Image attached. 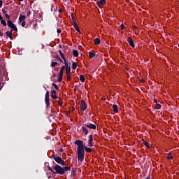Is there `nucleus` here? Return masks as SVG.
<instances>
[{"label": "nucleus", "mask_w": 179, "mask_h": 179, "mask_svg": "<svg viewBox=\"0 0 179 179\" xmlns=\"http://www.w3.org/2000/svg\"><path fill=\"white\" fill-rule=\"evenodd\" d=\"M75 145L78 146V162H83L85 160V150L87 153H92V149L85 145L83 141L81 140H76L75 141Z\"/></svg>", "instance_id": "1"}, {"label": "nucleus", "mask_w": 179, "mask_h": 179, "mask_svg": "<svg viewBox=\"0 0 179 179\" xmlns=\"http://www.w3.org/2000/svg\"><path fill=\"white\" fill-rule=\"evenodd\" d=\"M55 171H52L53 174H59L60 176H64V169L63 167L56 164L55 165Z\"/></svg>", "instance_id": "2"}, {"label": "nucleus", "mask_w": 179, "mask_h": 179, "mask_svg": "<svg viewBox=\"0 0 179 179\" xmlns=\"http://www.w3.org/2000/svg\"><path fill=\"white\" fill-rule=\"evenodd\" d=\"M52 159L57 163V164H60L61 166H65V161L61 158V157H58L57 155H52Z\"/></svg>", "instance_id": "3"}, {"label": "nucleus", "mask_w": 179, "mask_h": 179, "mask_svg": "<svg viewBox=\"0 0 179 179\" xmlns=\"http://www.w3.org/2000/svg\"><path fill=\"white\" fill-rule=\"evenodd\" d=\"M8 27L11 29L12 31H16L17 32V27L15 24H13V22H12L10 20H8L7 21Z\"/></svg>", "instance_id": "4"}, {"label": "nucleus", "mask_w": 179, "mask_h": 179, "mask_svg": "<svg viewBox=\"0 0 179 179\" xmlns=\"http://www.w3.org/2000/svg\"><path fill=\"white\" fill-rule=\"evenodd\" d=\"M45 103L46 105V108L50 107V91L47 90L45 94Z\"/></svg>", "instance_id": "5"}, {"label": "nucleus", "mask_w": 179, "mask_h": 179, "mask_svg": "<svg viewBox=\"0 0 179 179\" xmlns=\"http://www.w3.org/2000/svg\"><path fill=\"white\" fill-rule=\"evenodd\" d=\"M80 108V110H82V111H85V110L87 108V104H86V102H85V100L81 101Z\"/></svg>", "instance_id": "6"}, {"label": "nucleus", "mask_w": 179, "mask_h": 179, "mask_svg": "<svg viewBox=\"0 0 179 179\" xmlns=\"http://www.w3.org/2000/svg\"><path fill=\"white\" fill-rule=\"evenodd\" d=\"M8 76V73L6 72V70L5 69H2L0 71V77L1 79H3V78H6Z\"/></svg>", "instance_id": "7"}, {"label": "nucleus", "mask_w": 179, "mask_h": 179, "mask_svg": "<svg viewBox=\"0 0 179 179\" xmlns=\"http://www.w3.org/2000/svg\"><path fill=\"white\" fill-rule=\"evenodd\" d=\"M88 138V146L89 148H93V134H90Z\"/></svg>", "instance_id": "8"}, {"label": "nucleus", "mask_w": 179, "mask_h": 179, "mask_svg": "<svg viewBox=\"0 0 179 179\" xmlns=\"http://www.w3.org/2000/svg\"><path fill=\"white\" fill-rule=\"evenodd\" d=\"M62 78H64V71L59 70L58 73L57 82H62Z\"/></svg>", "instance_id": "9"}, {"label": "nucleus", "mask_w": 179, "mask_h": 179, "mask_svg": "<svg viewBox=\"0 0 179 179\" xmlns=\"http://www.w3.org/2000/svg\"><path fill=\"white\" fill-rule=\"evenodd\" d=\"M85 127H87V128H89L90 129H96V128H97L96 124L89 122L85 124Z\"/></svg>", "instance_id": "10"}, {"label": "nucleus", "mask_w": 179, "mask_h": 179, "mask_svg": "<svg viewBox=\"0 0 179 179\" xmlns=\"http://www.w3.org/2000/svg\"><path fill=\"white\" fill-rule=\"evenodd\" d=\"M103 5H106V0H100L96 3V6L99 8H103Z\"/></svg>", "instance_id": "11"}, {"label": "nucleus", "mask_w": 179, "mask_h": 179, "mask_svg": "<svg viewBox=\"0 0 179 179\" xmlns=\"http://www.w3.org/2000/svg\"><path fill=\"white\" fill-rule=\"evenodd\" d=\"M127 42L129 43V45L132 47V48H135V43H134V40L131 37H129L127 38Z\"/></svg>", "instance_id": "12"}, {"label": "nucleus", "mask_w": 179, "mask_h": 179, "mask_svg": "<svg viewBox=\"0 0 179 179\" xmlns=\"http://www.w3.org/2000/svg\"><path fill=\"white\" fill-rule=\"evenodd\" d=\"M50 96L53 100H57V99H58V96H57V91L55 90L51 91Z\"/></svg>", "instance_id": "13"}, {"label": "nucleus", "mask_w": 179, "mask_h": 179, "mask_svg": "<svg viewBox=\"0 0 179 179\" xmlns=\"http://www.w3.org/2000/svg\"><path fill=\"white\" fill-rule=\"evenodd\" d=\"M25 21H26V16L21 14L19 17V22L22 23V22H25Z\"/></svg>", "instance_id": "14"}, {"label": "nucleus", "mask_w": 179, "mask_h": 179, "mask_svg": "<svg viewBox=\"0 0 179 179\" xmlns=\"http://www.w3.org/2000/svg\"><path fill=\"white\" fill-rule=\"evenodd\" d=\"M81 129H82L83 133L84 134V135L86 136V135H87V134H89V130L86 127H82Z\"/></svg>", "instance_id": "15"}, {"label": "nucleus", "mask_w": 179, "mask_h": 179, "mask_svg": "<svg viewBox=\"0 0 179 179\" xmlns=\"http://www.w3.org/2000/svg\"><path fill=\"white\" fill-rule=\"evenodd\" d=\"M66 171H71V167L69 166H64L63 167V176L66 173Z\"/></svg>", "instance_id": "16"}, {"label": "nucleus", "mask_w": 179, "mask_h": 179, "mask_svg": "<svg viewBox=\"0 0 179 179\" xmlns=\"http://www.w3.org/2000/svg\"><path fill=\"white\" fill-rule=\"evenodd\" d=\"M73 27L74 29H76L78 33H79L80 34H82V32H80V29H79V26H78V24H73Z\"/></svg>", "instance_id": "17"}, {"label": "nucleus", "mask_w": 179, "mask_h": 179, "mask_svg": "<svg viewBox=\"0 0 179 179\" xmlns=\"http://www.w3.org/2000/svg\"><path fill=\"white\" fill-rule=\"evenodd\" d=\"M2 12L3 15H5V17H6V19H10V16L8 15V11H6V10L3 9Z\"/></svg>", "instance_id": "18"}, {"label": "nucleus", "mask_w": 179, "mask_h": 179, "mask_svg": "<svg viewBox=\"0 0 179 179\" xmlns=\"http://www.w3.org/2000/svg\"><path fill=\"white\" fill-rule=\"evenodd\" d=\"M12 30L11 31H7L6 32V34L7 36V37H9V38H10V40H12Z\"/></svg>", "instance_id": "19"}, {"label": "nucleus", "mask_w": 179, "mask_h": 179, "mask_svg": "<svg viewBox=\"0 0 179 179\" xmlns=\"http://www.w3.org/2000/svg\"><path fill=\"white\" fill-rule=\"evenodd\" d=\"M142 141H143V145H145L146 146V148H148V149H150L151 148L150 145L149 144V143H148L145 140H143Z\"/></svg>", "instance_id": "20"}, {"label": "nucleus", "mask_w": 179, "mask_h": 179, "mask_svg": "<svg viewBox=\"0 0 179 179\" xmlns=\"http://www.w3.org/2000/svg\"><path fill=\"white\" fill-rule=\"evenodd\" d=\"M73 55L76 57V58H78L79 57V52L76 50H73Z\"/></svg>", "instance_id": "21"}, {"label": "nucleus", "mask_w": 179, "mask_h": 179, "mask_svg": "<svg viewBox=\"0 0 179 179\" xmlns=\"http://www.w3.org/2000/svg\"><path fill=\"white\" fill-rule=\"evenodd\" d=\"M89 57L90 58H94V57H97V55H96V53L89 52Z\"/></svg>", "instance_id": "22"}, {"label": "nucleus", "mask_w": 179, "mask_h": 179, "mask_svg": "<svg viewBox=\"0 0 179 179\" xmlns=\"http://www.w3.org/2000/svg\"><path fill=\"white\" fill-rule=\"evenodd\" d=\"M66 75H71V66L66 67Z\"/></svg>", "instance_id": "23"}, {"label": "nucleus", "mask_w": 179, "mask_h": 179, "mask_svg": "<svg viewBox=\"0 0 179 179\" xmlns=\"http://www.w3.org/2000/svg\"><path fill=\"white\" fill-rule=\"evenodd\" d=\"M78 68V64L76 62L72 61V69H76Z\"/></svg>", "instance_id": "24"}, {"label": "nucleus", "mask_w": 179, "mask_h": 179, "mask_svg": "<svg viewBox=\"0 0 179 179\" xmlns=\"http://www.w3.org/2000/svg\"><path fill=\"white\" fill-rule=\"evenodd\" d=\"M114 113H118V106L115 104L113 106Z\"/></svg>", "instance_id": "25"}, {"label": "nucleus", "mask_w": 179, "mask_h": 179, "mask_svg": "<svg viewBox=\"0 0 179 179\" xmlns=\"http://www.w3.org/2000/svg\"><path fill=\"white\" fill-rule=\"evenodd\" d=\"M94 43H95V44H96V45H99V44H100V38H96L94 39Z\"/></svg>", "instance_id": "26"}, {"label": "nucleus", "mask_w": 179, "mask_h": 179, "mask_svg": "<svg viewBox=\"0 0 179 179\" xmlns=\"http://www.w3.org/2000/svg\"><path fill=\"white\" fill-rule=\"evenodd\" d=\"M80 80H81V82L83 83H85V76L84 75H80Z\"/></svg>", "instance_id": "27"}, {"label": "nucleus", "mask_w": 179, "mask_h": 179, "mask_svg": "<svg viewBox=\"0 0 179 179\" xmlns=\"http://www.w3.org/2000/svg\"><path fill=\"white\" fill-rule=\"evenodd\" d=\"M155 108L156 110H160V108H162V105H160V103H156Z\"/></svg>", "instance_id": "28"}, {"label": "nucleus", "mask_w": 179, "mask_h": 179, "mask_svg": "<svg viewBox=\"0 0 179 179\" xmlns=\"http://www.w3.org/2000/svg\"><path fill=\"white\" fill-rule=\"evenodd\" d=\"M167 159H168L169 160H170L171 159H174V157H173V155H171V152H169V153L168 154V155H167Z\"/></svg>", "instance_id": "29"}, {"label": "nucleus", "mask_w": 179, "mask_h": 179, "mask_svg": "<svg viewBox=\"0 0 179 179\" xmlns=\"http://www.w3.org/2000/svg\"><path fill=\"white\" fill-rule=\"evenodd\" d=\"M56 65H59V64L58 63V62H52V63H51V66H52V68H55V66Z\"/></svg>", "instance_id": "30"}, {"label": "nucleus", "mask_w": 179, "mask_h": 179, "mask_svg": "<svg viewBox=\"0 0 179 179\" xmlns=\"http://www.w3.org/2000/svg\"><path fill=\"white\" fill-rule=\"evenodd\" d=\"M59 52L62 58V59H65V55H64V53L62 52V51L61 50H59Z\"/></svg>", "instance_id": "31"}, {"label": "nucleus", "mask_w": 179, "mask_h": 179, "mask_svg": "<svg viewBox=\"0 0 179 179\" xmlns=\"http://www.w3.org/2000/svg\"><path fill=\"white\" fill-rule=\"evenodd\" d=\"M52 86L53 87H55V89H56V90H59V87H58V85H57V84L52 83Z\"/></svg>", "instance_id": "32"}, {"label": "nucleus", "mask_w": 179, "mask_h": 179, "mask_svg": "<svg viewBox=\"0 0 179 179\" xmlns=\"http://www.w3.org/2000/svg\"><path fill=\"white\" fill-rule=\"evenodd\" d=\"M55 58H56V59L57 61H60V62H63V61L61 59V57H59V56L58 55H56V56L55 57Z\"/></svg>", "instance_id": "33"}, {"label": "nucleus", "mask_w": 179, "mask_h": 179, "mask_svg": "<svg viewBox=\"0 0 179 179\" xmlns=\"http://www.w3.org/2000/svg\"><path fill=\"white\" fill-rule=\"evenodd\" d=\"M64 62V66H66V68H68V66H69V65L68 64V62H66V59L64 58V59H63Z\"/></svg>", "instance_id": "34"}, {"label": "nucleus", "mask_w": 179, "mask_h": 179, "mask_svg": "<svg viewBox=\"0 0 179 179\" xmlns=\"http://www.w3.org/2000/svg\"><path fill=\"white\" fill-rule=\"evenodd\" d=\"M0 22L3 26H6V21H5V20L3 19Z\"/></svg>", "instance_id": "35"}, {"label": "nucleus", "mask_w": 179, "mask_h": 179, "mask_svg": "<svg viewBox=\"0 0 179 179\" xmlns=\"http://www.w3.org/2000/svg\"><path fill=\"white\" fill-rule=\"evenodd\" d=\"M48 170H49V171H51L52 173V171H54V170H52V168H51V166H50V165L47 166Z\"/></svg>", "instance_id": "36"}, {"label": "nucleus", "mask_w": 179, "mask_h": 179, "mask_svg": "<svg viewBox=\"0 0 179 179\" xmlns=\"http://www.w3.org/2000/svg\"><path fill=\"white\" fill-rule=\"evenodd\" d=\"M21 22L22 27H24L26 26V21H22Z\"/></svg>", "instance_id": "37"}, {"label": "nucleus", "mask_w": 179, "mask_h": 179, "mask_svg": "<svg viewBox=\"0 0 179 179\" xmlns=\"http://www.w3.org/2000/svg\"><path fill=\"white\" fill-rule=\"evenodd\" d=\"M73 20V24H78V23H76V18H72Z\"/></svg>", "instance_id": "38"}, {"label": "nucleus", "mask_w": 179, "mask_h": 179, "mask_svg": "<svg viewBox=\"0 0 179 179\" xmlns=\"http://www.w3.org/2000/svg\"><path fill=\"white\" fill-rule=\"evenodd\" d=\"M58 104H59V106H60V107H62V99H59L58 101Z\"/></svg>", "instance_id": "39"}, {"label": "nucleus", "mask_w": 179, "mask_h": 179, "mask_svg": "<svg viewBox=\"0 0 179 179\" xmlns=\"http://www.w3.org/2000/svg\"><path fill=\"white\" fill-rule=\"evenodd\" d=\"M65 69H66V66H62V67H61V69H60V71H64Z\"/></svg>", "instance_id": "40"}, {"label": "nucleus", "mask_w": 179, "mask_h": 179, "mask_svg": "<svg viewBox=\"0 0 179 179\" xmlns=\"http://www.w3.org/2000/svg\"><path fill=\"white\" fill-rule=\"evenodd\" d=\"M67 76V80H71V74H66Z\"/></svg>", "instance_id": "41"}, {"label": "nucleus", "mask_w": 179, "mask_h": 179, "mask_svg": "<svg viewBox=\"0 0 179 179\" xmlns=\"http://www.w3.org/2000/svg\"><path fill=\"white\" fill-rule=\"evenodd\" d=\"M71 19H74L75 18V14H73V13H71Z\"/></svg>", "instance_id": "42"}, {"label": "nucleus", "mask_w": 179, "mask_h": 179, "mask_svg": "<svg viewBox=\"0 0 179 179\" xmlns=\"http://www.w3.org/2000/svg\"><path fill=\"white\" fill-rule=\"evenodd\" d=\"M2 5H3V2H2V0H0V8H2Z\"/></svg>", "instance_id": "43"}, {"label": "nucleus", "mask_w": 179, "mask_h": 179, "mask_svg": "<svg viewBox=\"0 0 179 179\" xmlns=\"http://www.w3.org/2000/svg\"><path fill=\"white\" fill-rule=\"evenodd\" d=\"M72 171H73V173L75 174V173H76V169L73 168V169H72Z\"/></svg>", "instance_id": "44"}, {"label": "nucleus", "mask_w": 179, "mask_h": 179, "mask_svg": "<svg viewBox=\"0 0 179 179\" xmlns=\"http://www.w3.org/2000/svg\"><path fill=\"white\" fill-rule=\"evenodd\" d=\"M121 27H122V30H124V29H125V25H124V24H122Z\"/></svg>", "instance_id": "45"}, {"label": "nucleus", "mask_w": 179, "mask_h": 179, "mask_svg": "<svg viewBox=\"0 0 179 179\" xmlns=\"http://www.w3.org/2000/svg\"><path fill=\"white\" fill-rule=\"evenodd\" d=\"M57 32L58 33V34H60V33H61V29H57Z\"/></svg>", "instance_id": "46"}, {"label": "nucleus", "mask_w": 179, "mask_h": 179, "mask_svg": "<svg viewBox=\"0 0 179 179\" xmlns=\"http://www.w3.org/2000/svg\"><path fill=\"white\" fill-rule=\"evenodd\" d=\"M58 12H59V13H62V8H59V9L58 10Z\"/></svg>", "instance_id": "47"}, {"label": "nucleus", "mask_w": 179, "mask_h": 179, "mask_svg": "<svg viewBox=\"0 0 179 179\" xmlns=\"http://www.w3.org/2000/svg\"><path fill=\"white\" fill-rule=\"evenodd\" d=\"M59 152H60V153H62V152H64V149L59 148Z\"/></svg>", "instance_id": "48"}, {"label": "nucleus", "mask_w": 179, "mask_h": 179, "mask_svg": "<svg viewBox=\"0 0 179 179\" xmlns=\"http://www.w3.org/2000/svg\"><path fill=\"white\" fill-rule=\"evenodd\" d=\"M30 15H31V11H29L28 13H27V16H30Z\"/></svg>", "instance_id": "49"}, {"label": "nucleus", "mask_w": 179, "mask_h": 179, "mask_svg": "<svg viewBox=\"0 0 179 179\" xmlns=\"http://www.w3.org/2000/svg\"><path fill=\"white\" fill-rule=\"evenodd\" d=\"M2 20H3V17H2L1 15H0V21H1Z\"/></svg>", "instance_id": "50"}, {"label": "nucleus", "mask_w": 179, "mask_h": 179, "mask_svg": "<svg viewBox=\"0 0 179 179\" xmlns=\"http://www.w3.org/2000/svg\"><path fill=\"white\" fill-rule=\"evenodd\" d=\"M76 90H78V86H76L74 88V92H76Z\"/></svg>", "instance_id": "51"}, {"label": "nucleus", "mask_w": 179, "mask_h": 179, "mask_svg": "<svg viewBox=\"0 0 179 179\" xmlns=\"http://www.w3.org/2000/svg\"><path fill=\"white\" fill-rule=\"evenodd\" d=\"M154 103H156V104H157V99H154Z\"/></svg>", "instance_id": "52"}, {"label": "nucleus", "mask_w": 179, "mask_h": 179, "mask_svg": "<svg viewBox=\"0 0 179 179\" xmlns=\"http://www.w3.org/2000/svg\"><path fill=\"white\" fill-rule=\"evenodd\" d=\"M0 36H1V37H2L3 36V32H0Z\"/></svg>", "instance_id": "53"}, {"label": "nucleus", "mask_w": 179, "mask_h": 179, "mask_svg": "<svg viewBox=\"0 0 179 179\" xmlns=\"http://www.w3.org/2000/svg\"><path fill=\"white\" fill-rule=\"evenodd\" d=\"M52 76H53V78H57V74L53 73V74H52Z\"/></svg>", "instance_id": "54"}, {"label": "nucleus", "mask_w": 179, "mask_h": 179, "mask_svg": "<svg viewBox=\"0 0 179 179\" xmlns=\"http://www.w3.org/2000/svg\"><path fill=\"white\" fill-rule=\"evenodd\" d=\"M133 29H138L136 26H133Z\"/></svg>", "instance_id": "55"}, {"label": "nucleus", "mask_w": 179, "mask_h": 179, "mask_svg": "<svg viewBox=\"0 0 179 179\" xmlns=\"http://www.w3.org/2000/svg\"><path fill=\"white\" fill-rule=\"evenodd\" d=\"M19 1H20V2H23L24 0H19Z\"/></svg>", "instance_id": "56"}, {"label": "nucleus", "mask_w": 179, "mask_h": 179, "mask_svg": "<svg viewBox=\"0 0 179 179\" xmlns=\"http://www.w3.org/2000/svg\"><path fill=\"white\" fill-rule=\"evenodd\" d=\"M75 110V108H73V110H72V111H74Z\"/></svg>", "instance_id": "57"}, {"label": "nucleus", "mask_w": 179, "mask_h": 179, "mask_svg": "<svg viewBox=\"0 0 179 179\" xmlns=\"http://www.w3.org/2000/svg\"><path fill=\"white\" fill-rule=\"evenodd\" d=\"M141 82H145V80H141Z\"/></svg>", "instance_id": "58"}, {"label": "nucleus", "mask_w": 179, "mask_h": 179, "mask_svg": "<svg viewBox=\"0 0 179 179\" xmlns=\"http://www.w3.org/2000/svg\"><path fill=\"white\" fill-rule=\"evenodd\" d=\"M59 48H62V46H61V45H59Z\"/></svg>", "instance_id": "59"}, {"label": "nucleus", "mask_w": 179, "mask_h": 179, "mask_svg": "<svg viewBox=\"0 0 179 179\" xmlns=\"http://www.w3.org/2000/svg\"><path fill=\"white\" fill-rule=\"evenodd\" d=\"M45 90H47V88H46V87H45Z\"/></svg>", "instance_id": "60"}, {"label": "nucleus", "mask_w": 179, "mask_h": 179, "mask_svg": "<svg viewBox=\"0 0 179 179\" xmlns=\"http://www.w3.org/2000/svg\"><path fill=\"white\" fill-rule=\"evenodd\" d=\"M63 1H66V0H63Z\"/></svg>", "instance_id": "61"}, {"label": "nucleus", "mask_w": 179, "mask_h": 179, "mask_svg": "<svg viewBox=\"0 0 179 179\" xmlns=\"http://www.w3.org/2000/svg\"><path fill=\"white\" fill-rule=\"evenodd\" d=\"M127 1H129V0H127Z\"/></svg>", "instance_id": "62"}]
</instances>
